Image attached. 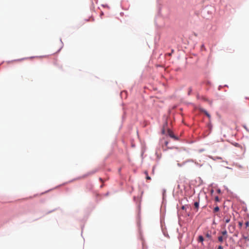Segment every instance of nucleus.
Returning a JSON list of instances; mask_svg holds the SVG:
<instances>
[{
  "label": "nucleus",
  "instance_id": "obj_1",
  "mask_svg": "<svg viewBox=\"0 0 249 249\" xmlns=\"http://www.w3.org/2000/svg\"><path fill=\"white\" fill-rule=\"evenodd\" d=\"M168 124L167 123H165L163 125V127L161 130V134L165 135L166 136V138H171L174 139H178V138L172 132V131L168 128Z\"/></svg>",
  "mask_w": 249,
  "mask_h": 249
},
{
  "label": "nucleus",
  "instance_id": "obj_2",
  "mask_svg": "<svg viewBox=\"0 0 249 249\" xmlns=\"http://www.w3.org/2000/svg\"><path fill=\"white\" fill-rule=\"evenodd\" d=\"M201 111L202 112H203L205 113V114L210 119L211 118V116L208 113V112L207 111H206L205 110L203 109H201Z\"/></svg>",
  "mask_w": 249,
  "mask_h": 249
},
{
  "label": "nucleus",
  "instance_id": "obj_3",
  "mask_svg": "<svg viewBox=\"0 0 249 249\" xmlns=\"http://www.w3.org/2000/svg\"><path fill=\"white\" fill-rule=\"evenodd\" d=\"M244 127H245V128L246 129H247V128L245 126H244Z\"/></svg>",
  "mask_w": 249,
  "mask_h": 249
}]
</instances>
